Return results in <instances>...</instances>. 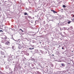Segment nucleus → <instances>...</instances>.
I'll list each match as a JSON object with an SVG mask.
<instances>
[{
    "mask_svg": "<svg viewBox=\"0 0 74 74\" xmlns=\"http://www.w3.org/2000/svg\"><path fill=\"white\" fill-rule=\"evenodd\" d=\"M10 44V42H7L5 43V45H9Z\"/></svg>",
    "mask_w": 74,
    "mask_h": 74,
    "instance_id": "f257e3e1",
    "label": "nucleus"
},
{
    "mask_svg": "<svg viewBox=\"0 0 74 74\" xmlns=\"http://www.w3.org/2000/svg\"><path fill=\"white\" fill-rule=\"evenodd\" d=\"M51 11L52 12H53L54 13H57V12L55 11V10H51Z\"/></svg>",
    "mask_w": 74,
    "mask_h": 74,
    "instance_id": "f03ea898",
    "label": "nucleus"
},
{
    "mask_svg": "<svg viewBox=\"0 0 74 74\" xmlns=\"http://www.w3.org/2000/svg\"><path fill=\"white\" fill-rule=\"evenodd\" d=\"M3 25H1V26H0V29H3Z\"/></svg>",
    "mask_w": 74,
    "mask_h": 74,
    "instance_id": "7ed1b4c3",
    "label": "nucleus"
},
{
    "mask_svg": "<svg viewBox=\"0 0 74 74\" xmlns=\"http://www.w3.org/2000/svg\"><path fill=\"white\" fill-rule=\"evenodd\" d=\"M4 40H6V39H7V36H5L4 38H3Z\"/></svg>",
    "mask_w": 74,
    "mask_h": 74,
    "instance_id": "20e7f679",
    "label": "nucleus"
},
{
    "mask_svg": "<svg viewBox=\"0 0 74 74\" xmlns=\"http://www.w3.org/2000/svg\"><path fill=\"white\" fill-rule=\"evenodd\" d=\"M1 54L2 55H4V53L3 52V51H1Z\"/></svg>",
    "mask_w": 74,
    "mask_h": 74,
    "instance_id": "39448f33",
    "label": "nucleus"
},
{
    "mask_svg": "<svg viewBox=\"0 0 74 74\" xmlns=\"http://www.w3.org/2000/svg\"><path fill=\"white\" fill-rule=\"evenodd\" d=\"M61 65L62 66H64H64H65V64H64L62 63L61 64Z\"/></svg>",
    "mask_w": 74,
    "mask_h": 74,
    "instance_id": "423d86ee",
    "label": "nucleus"
},
{
    "mask_svg": "<svg viewBox=\"0 0 74 74\" xmlns=\"http://www.w3.org/2000/svg\"><path fill=\"white\" fill-rule=\"evenodd\" d=\"M28 17L30 19H32V17L30 16H28Z\"/></svg>",
    "mask_w": 74,
    "mask_h": 74,
    "instance_id": "0eeeda50",
    "label": "nucleus"
},
{
    "mask_svg": "<svg viewBox=\"0 0 74 74\" xmlns=\"http://www.w3.org/2000/svg\"><path fill=\"white\" fill-rule=\"evenodd\" d=\"M71 23V21H69L68 22V24H70Z\"/></svg>",
    "mask_w": 74,
    "mask_h": 74,
    "instance_id": "6e6552de",
    "label": "nucleus"
},
{
    "mask_svg": "<svg viewBox=\"0 0 74 74\" xmlns=\"http://www.w3.org/2000/svg\"><path fill=\"white\" fill-rule=\"evenodd\" d=\"M63 7H64V8H66V6L65 5H63Z\"/></svg>",
    "mask_w": 74,
    "mask_h": 74,
    "instance_id": "1a4fd4ad",
    "label": "nucleus"
},
{
    "mask_svg": "<svg viewBox=\"0 0 74 74\" xmlns=\"http://www.w3.org/2000/svg\"><path fill=\"white\" fill-rule=\"evenodd\" d=\"M24 15H27V13L26 12H25L24 13Z\"/></svg>",
    "mask_w": 74,
    "mask_h": 74,
    "instance_id": "9d476101",
    "label": "nucleus"
},
{
    "mask_svg": "<svg viewBox=\"0 0 74 74\" xmlns=\"http://www.w3.org/2000/svg\"><path fill=\"white\" fill-rule=\"evenodd\" d=\"M20 30H21V31H22V32H23V31L22 30V29H20Z\"/></svg>",
    "mask_w": 74,
    "mask_h": 74,
    "instance_id": "9b49d317",
    "label": "nucleus"
},
{
    "mask_svg": "<svg viewBox=\"0 0 74 74\" xmlns=\"http://www.w3.org/2000/svg\"><path fill=\"white\" fill-rule=\"evenodd\" d=\"M0 32H3L2 30H0Z\"/></svg>",
    "mask_w": 74,
    "mask_h": 74,
    "instance_id": "f8f14e48",
    "label": "nucleus"
},
{
    "mask_svg": "<svg viewBox=\"0 0 74 74\" xmlns=\"http://www.w3.org/2000/svg\"><path fill=\"white\" fill-rule=\"evenodd\" d=\"M72 21H74V18L72 19Z\"/></svg>",
    "mask_w": 74,
    "mask_h": 74,
    "instance_id": "ddd939ff",
    "label": "nucleus"
},
{
    "mask_svg": "<svg viewBox=\"0 0 74 74\" xmlns=\"http://www.w3.org/2000/svg\"><path fill=\"white\" fill-rule=\"evenodd\" d=\"M29 49H32L31 48H29Z\"/></svg>",
    "mask_w": 74,
    "mask_h": 74,
    "instance_id": "4468645a",
    "label": "nucleus"
},
{
    "mask_svg": "<svg viewBox=\"0 0 74 74\" xmlns=\"http://www.w3.org/2000/svg\"><path fill=\"white\" fill-rule=\"evenodd\" d=\"M25 18H27V16H26L25 17Z\"/></svg>",
    "mask_w": 74,
    "mask_h": 74,
    "instance_id": "2eb2a0df",
    "label": "nucleus"
},
{
    "mask_svg": "<svg viewBox=\"0 0 74 74\" xmlns=\"http://www.w3.org/2000/svg\"><path fill=\"white\" fill-rule=\"evenodd\" d=\"M62 49H64V48H63V47H62Z\"/></svg>",
    "mask_w": 74,
    "mask_h": 74,
    "instance_id": "dca6fc26",
    "label": "nucleus"
},
{
    "mask_svg": "<svg viewBox=\"0 0 74 74\" xmlns=\"http://www.w3.org/2000/svg\"><path fill=\"white\" fill-rule=\"evenodd\" d=\"M34 49V48L33 47V48H32V49Z\"/></svg>",
    "mask_w": 74,
    "mask_h": 74,
    "instance_id": "f3484780",
    "label": "nucleus"
},
{
    "mask_svg": "<svg viewBox=\"0 0 74 74\" xmlns=\"http://www.w3.org/2000/svg\"><path fill=\"white\" fill-rule=\"evenodd\" d=\"M73 17H74V15H73Z\"/></svg>",
    "mask_w": 74,
    "mask_h": 74,
    "instance_id": "a211bd4d",
    "label": "nucleus"
},
{
    "mask_svg": "<svg viewBox=\"0 0 74 74\" xmlns=\"http://www.w3.org/2000/svg\"><path fill=\"white\" fill-rule=\"evenodd\" d=\"M52 56H54V55H53H53H52Z\"/></svg>",
    "mask_w": 74,
    "mask_h": 74,
    "instance_id": "6ab92c4d",
    "label": "nucleus"
},
{
    "mask_svg": "<svg viewBox=\"0 0 74 74\" xmlns=\"http://www.w3.org/2000/svg\"><path fill=\"white\" fill-rule=\"evenodd\" d=\"M68 64H70V63H68Z\"/></svg>",
    "mask_w": 74,
    "mask_h": 74,
    "instance_id": "aec40b11",
    "label": "nucleus"
}]
</instances>
